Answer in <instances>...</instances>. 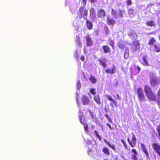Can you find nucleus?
Here are the masks:
<instances>
[{"label":"nucleus","instance_id":"nucleus-59","mask_svg":"<svg viewBox=\"0 0 160 160\" xmlns=\"http://www.w3.org/2000/svg\"><path fill=\"white\" fill-rule=\"evenodd\" d=\"M158 39L160 40V35L159 36Z\"/></svg>","mask_w":160,"mask_h":160},{"label":"nucleus","instance_id":"nucleus-21","mask_svg":"<svg viewBox=\"0 0 160 160\" xmlns=\"http://www.w3.org/2000/svg\"><path fill=\"white\" fill-rule=\"evenodd\" d=\"M89 14L90 17L92 18V19H93L95 18V12L94 8H92L90 10Z\"/></svg>","mask_w":160,"mask_h":160},{"label":"nucleus","instance_id":"nucleus-48","mask_svg":"<svg viewBox=\"0 0 160 160\" xmlns=\"http://www.w3.org/2000/svg\"><path fill=\"white\" fill-rule=\"evenodd\" d=\"M107 73L110 72L111 73H113L114 72V71H105Z\"/></svg>","mask_w":160,"mask_h":160},{"label":"nucleus","instance_id":"nucleus-25","mask_svg":"<svg viewBox=\"0 0 160 160\" xmlns=\"http://www.w3.org/2000/svg\"><path fill=\"white\" fill-rule=\"evenodd\" d=\"M156 42V40L153 37H152L149 40L148 44L149 45L151 46L153 45Z\"/></svg>","mask_w":160,"mask_h":160},{"label":"nucleus","instance_id":"nucleus-5","mask_svg":"<svg viewBox=\"0 0 160 160\" xmlns=\"http://www.w3.org/2000/svg\"><path fill=\"white\" fill-rule=\"evenodd\" d=\"M111 13L115 18H117L118 17L122 18L123 16V11L121 9L119 10V13L118 14L117 11L112 8L111 9Z\"/></svg>","mask_w":160,"mask_h":160},{"label":"nucleus","instance_id":"nucleus-19","mask_svg":"<svg viewBox=\"0 0 160 160\" xmlns=\"http://www.w3.org/2000/svg\"><path fill=\"white\" fill-rule=\"evenodd\" d=\"M102 48L104 52L105 53H109L111 52V49L110 47L107 45H104L102 46Z\"/></svg>","mask_w":160,"mask_h":160},{"label":"nucleus","instance_id":"nucleus-32","mask_svg":"<svg viewBox=\"0 0 160 160\" xmlns=\"http://www.w3.org/2000/svg\"><path fill=\"white\" fill-rule=\"evenodd\" d=\"M76 42L77 43L78 45L80 47H82V44L81 41L80 40V38L78 37L77 39Z\"/></svg>","mask_w":160,"mask_h":160},{"label":"nucleus","instance_id":"nucleus-30","mask_svg":"<svg viewBox=\"0 0 160 160\" xmlns=\"http://www.w3.org/2000/svg\"><path fill=\"white\" fill-rule=\"evenodd\" d=\"M124 57L125 59H127L129 57V51L128 48L124 52Z\"/></svg>","mask_w":160,"mask_h":160},{"label":"nucleus","instance_id":"nucleus-13","mask_svg":"<svg viewBox=\"0 0 160 160\" xmlns=\"http://www.w3.org/2000/svg\"><path fill=\"white\" fill-rule=\"evenodd\" d=\"M106 15L105 11L102 9H100L97 12V16L98 18H102Z\"/></svg>","mask_w":160,"mask_h":160},{"label":"nucleus","instance_id":"nucleus-42","mask_svg":"<svg viewBox=\"0 0 160 160\" xmlns=\"http://www.w3.org/2000/svg\"><path fill=\"white\" fill-rule=\"evenodd\" d=\"M99 31L98 30H95L94 33L96 34L97 35H98L99 33Z\"/></svg>","mask_w":160,"mask_h":160},{"label":"nucleus","instance_id":"nucleus-53","mask_svg":"<svg viewBox=\"0 0 160 160\" xmlns=\"http://www.w3.org/2000/svg\"><path fill=\"white\" fill-rule=\"evenodd\" d=\"M76 100H77V104H78H78H79V102H78V100L77 99Z\"/></svg>","mask_w":160,"mask_h":160},{"label":"nucleus","instance_id":"nucleus-11","mask_svg":"<svg viewBox=\"0 0 160 160\" xmlns=\"http://www.w3.org/2000/svg\"><path fill=\"white\" fill-rule=\"evenodd\" d=\"M106 97L109 101H111L112 102L110 103V105L112 107H113V105L114 104L115 106H117L116 102L115 101L110 95H106Z\"/></svg>","mask_w":160,"mask_h":160},{"label":"nucleus","instance_id":"nucleus-55","mask_svg":"<svg viewBox=\"0 0 160 160\" xmlns=\"http://www.w3.org/2000/svg\"><path fill=\"white\" fill-rule=\"evenodd\" d=\"M124 146V147H125V148L126 149H127V145H125Z\"/></svg>","mask_w":160,"mask_h":160},{"label":"nucleus","instance_id":"nucleus-61","mask_svg":"<svg viewBox=\"0 0 160 160\" xmlns=\"http://www.w3.org/2000/svg\"><path fill=\"white\" fill-rule=\"evenodd\" d=\"M89 152H91V150H90H90H89Z\"/></svg>","mask_w":160,"mask_h":160},{"label":"nucleus","instance_id":"nucleus-46","mask_svg":"<svg viewBox=\"0 0 160 160\" xmlns=\"http://www.w3.org/2000/svg\"><path fill=\"white\" fill-rule=\"evenodd\" d=\"M82 3L84 5H86L87 3V0H82Z\"/></svg>","mask_w":160,"mask_h":160},{"label":"nucleus","instance_id":"nucleus-9","mask_svg":"<svg viewBox=\"0 0 160 160\" xmlns=\"http://www.w3.org/2000/svg\"><path fill=\"white\" fill-rule=\"evenodd\" d=\"M128 35L129 36L130 38H132V39H136L137 37L136 33L135 32L134 30H130L128 33Z\"/></svg>","mask_w":160,"mask_h":160},{"label":"nucleus","instance_id":"nucleus-4","mask_svg":"<svg viewBox=\"0 0 160 160\" xmlns=\"http://www.w3.org/2000/svg\"><path fill=\"white\" fill-rule=\"evenodd\" d=\"M78 12L79 14H80L81 16L80 18L83 17L84 19H86L87 18L88 15V10L85 9V7L83 6L80 7L79 9Z\"/></svg>","mask_w":160,"mask_h":160},{"label":"nucleus","instance_id":"nucleus-22","mask_svg":"<svg viewBox=\"0 0 160 160\" xmlns=\"http://www.w3.org/2000/svg\"><path fill=\"white\" fill-rule=\"evenodd\" d=\"M132 152L134 153V154L132 156V159L133 160H138V158L137 156L138 154L137 152L135 149H132Z\"/></svg>","mask_w":160,"mask_h":160},{"label":"nucleus","instance_id":"nucleus-29","mask_svg":"<svg viewBox=\"0 0 160 160\" xmlns=\"http://www.w3.org/2000/svg\"><path fill=\"white\" fill-rule=\"evenodd\" d=\"M104 142L110 148H111L114 151H115V146L113 145H111L109 142H108L106 140H104Z\"/></svg>","mask_w":160,"mask_h":160},{"label":"nucleus","instance_id":"nucleus-23","mask_svg":"<svg viewBox=\"0 0 160 160\" xmlns=\"http://www.w3.org/2000/svg\"><path fill=\"white\" fill-rule=\"evenodd\" d=\"M107 24L108 25H113L115 23V21L113 19L109 18L108 17L107 18Z\"/></svg>","mask_w":160,"mask_h":160},{"label":"nucleus","instance_id":"nucleus-18","mask_svg":"<svg viewBox=\"0 0 160 160\" xmlns=\"http://www.w3.org/2000/svg\"><path fill=\"white\" fill-rule=\"evenodd\" d=\"M93 100L98 104L100 105L101 104L100 97L99 95L94 96L93 97Z\"/></svg>","mask_w":160,"mask_h":160},{"label":"nucleus","instance_id":"nucleus-45","mask_svg":"<svg viewBox=\"0 0 160 160\" xmlns=\"http://www.w3.org/2000/svg\"><path fill=\"white\" fill-rule=\"evenodd\" d=\"M80 59L82 61H83L85 59L83 55H82Z\"/></svg>","mask_w":160,"mask_h":160},{"label":"nucleus","instance_id":"nucleus-35","mask_svg":"<svg viewBox=\"0 0 160 160\" xmlns=\"http://www.w3.org/2000/svg\"><path fill=\"white\" fill-rule=\"evenodd\" d=\"M89 79L93 83H95L96 81V79L93 77L92 76Z\"/></svg>","mask_w":160,"mask_h":160},{"label":"nucleus","instance_id":"nucleus-8","mask_svg":"<svg viewBox=\"0 0 160 160\" xmlns=\"http://www.w3.org/2000/svg\"><path fill=\"white\" fill-rule=\"evenodd\" d=\"M82 102L83 105H88L89 104L90 99L85 95H83L81 98Z\"/></svg>","mask_w":160,"mask_h":160},{"label":"nucleus","instance_id":"nucleus-62","mask_svg":"<svg viewBox=\"0 0 160 160\" xmlns=\"http://www.w3.org/2000/svg\"><path fill=\"white\" fill-rule=\"evenodd\" d=\"M106 70H109L108 69H107Z\"/></svg>","mask_w":160,"mask_h":160},{"label":"nucleus","instance_id":"nucleus-15","mask_svg":"<svg viewBox=\"0 0 160 160\" xmlns=\"http://www.w3.org/2000/svg\"><path fill=\"white\" fill-rule=\"evenodd\" d=\"M86 20V27L89 30H91L93 28V23L89 20L85 19Z\"/></svg>","mask_w":160,"mask_h":160},{"label":"nucleus","instance_id":"nucleus-57","mask_svg":"<svg viewBox=\"0 0 160 160\" xmlns=\"http://www.w3.org/2000/svg\"><path fill=\"white\" fill-rule=\"evenodd\" d=\"M106 116L107 118L109 119V117L108 115H106Z\"/></svg>","mask_w":160,"mask_h":160},{"label":"nucleus","instance_id":"nucleus-20","mask_svg":"<svg viewBox=\"0 0 160 160\" xmlns=\"http://www.w3.org/2000/svg\"><path fill=\"white\" fill-rule=\"evenodd\" d=\"M153 50L156 52H160V46L159 44H155L153 45Z\"/></svg>","mask_w":160,"mask_h":160},{"label":"nucleus","instance_id":"nucleus-24","mask_svg":"<svg viewBox=\"0 0 160 160\" xmlns=\"http://www.w3.org/2000/svg\"><path fill=\"white\" fill-rule=\"evenodd\" d=\"M98 61L100 65L103 67L104 69L106 68L107 64L105 61L99 59L98 60Z\"/></svg>","mask_w":160,"mask_h":160},{"label":"nucleus","instance_id":"nucleus-28","mask_svg":"<svg viewBox=\"0 0 160 160\" xmlns=\"http://www.w3.org/2000/svg\"><path fill=\"white\" fill-rule=\"evenodd\" d=\"M128 13L129 16L131 17H132L134 16V10L132 8L129 9L128 10Z\"/></svg>","mask_w":160,"mask_h":160},{"label":"nucleus","instance_id":"nucleus-38","mask_svg":"<svg viewBox=\"0 0 160 160\" xmlns=\"http://www.w3.org/2000/svg\"><path fill=\"white\" fill-rule=\"evenodd\" d=\"M95 89L93 88H92L90 89V92L93 95H95L96 94V92L95 91Z\"/></svg>","mask_w":160,"mask_h":160},{"label":"nucleus","instance_id":"nucleus-43","mask_svg":"<svg viewBox=\"0 0 160 160\" xmlns=\"http://www.w3.org/2000/svg\"><path fill=\"white\" fill-rule=\"evenodd\" d=\"M82 116H79V120H80V122H81L82 124H84V122H83L82 121Z\"/></svg>","mask_w":160,"mask_h":160},{"label":"nucleus","instance_id":"nucleus-40","mask_svg":"<svg viewBox=\"0 0 160 160\" xmlns=\"http://www.w3.org/2000/svg\"><path fill=\"white\" fill-rule=\"evenodd\" d=\"M126 2L127 4L128 5H130L132 3V1L131 0H127Z\"/></svg>","mask_w":160,"mask_h":160},{"label":"nucleus","instance_id":"nucleus-10","mask_svg":"<svg viewBox=\"0 0 160 160\" xmlns=\"http://www.w3.org/2000/svg\"><path fill=\"white\" fill-rule=\"evenodd\" d=\"M86 41V45L87 46H90L92 45L93 42L92 38L89 35L85 37Z\"/></svg>","mask_w":160,"mask_h":160},{"label":"nucleus","instance_id":"nucleus-27","mask_svg":"<svg viewBox=\"0 0 160 160\" xmlns=\"http://www.w3.org/2000/svg\"><path fill=\"white\" fill-rule=\"evenodd\" d=\"M103 152L107 155H109L110 154V153L109 150L106 147H104L102 150Z\"/></svg>","mask_w":160,"mask_h":160},{"label":"nucleus","instance_id":"nucleus-36","mask_svg":"<svg viewBox=\"0 0 160 160\" xmlns=\"http://www.w3.org/2000/svg\"><path fill=\"white\" fill-rule=\"evenodd\" d=\"M94 133L95 134L96 136L100 140L101 139V137L99 134H98V131L95 130L94 131Z\"/></svg>","mask_w":160,"mask_h":160},{"label":"nucleus","instance_id":"nucleus-37","mask_svg":"<svg viewBox=\"0 0 160 160\" xmlns=\"http://www.w3.org/2000/svg\"><path fill=\"white\" fill-rule=\"evenodd\" d=\"M84 130L86 131L87 132H88V126L87 123H85L84 122Z\"/></svg>","mask_w":160,"mask_h":160},{"label":"nucleus","instance_id":"nucleus-60","mask_svg":"<svg viewBox=\"0 0 160 160\" xmlns=\"http://www.w3.org/2000/svg\"><path fill=\"white\" fill-rule=\"evenodd\" d=\"M109 121L110 122H112V121H111V120L110 119H109Z\"/></svg>","mask_w":160,"mask_h":160},{"label":"nucleus","instance_id":"nucleus-56","mask_svg":"<svg viewBox=\"0 0 160 160\" xmlns=\"http://www.w3.org/2000/svg\"><path fill=\"white\" fill-rule=\"evenodd\" d=\"M91 1L93 3L94 2V0H91Z\"/></svg>","mask_w":160,"mask_h":160},{"label":"nucleus","instance_id":"nucleus-31","mask_svg":"<svg viewBox=\"0 0 160 160\" xmlns=\"http://www.w3.org/2000/svg\"><path fill=\"white\" fill-rule=\"evenodd\" d=\"M115 42L114 40H110L109 41V45L110 46H111L112 49H114Z\"/></svg>","mask_w":160,"mask_h":160},{"label":"nucleus","instance_id":"nucleus-50","mask_svg":"<svg viewBox=\"0 0 160 160\" xmlns=\"http://www.w3.org/2000/svg\"><path fill=\"white\" fill-rule=\"evenodd\" d=\"M107 125L108 126V127H109V128L111 130H112V128H111V126L109 124H108V123H107Z\"/></svg>","mask_w":160,"mask_h":160},{"label":"nucleus","instance_id":"nucleus-64","mask_svg":"<svg viewBox=\"0 0 160 160\" xmlns=\"http://www.w3.org/2000/svg\"><path fill=\"white\" fill-rule=\"evenodd\" d=\"M159 18L160 19V16Z\"/></svg>","mask_w":160,"mask_h":160},{"label":"nucleus","instance_id":"nucleus-39","mask_svg":"<svg viewBox=\"0 0 160 160\" xmlns=\"http://www.w3.org/2000/svg\"><path fill=\"white\" fill-rule=\"evenodd\" d=\"M77 88L79 89L81 87V83L80 82V80H78L77 81Z\"/></svg>","mask_w":160,"mask_h":160},{"label":"nucleus","instance_id":"nucleus-44","mask_svg":"<svg viewBox=\"0 0 160 160\" xmlns=\"http://www.w3.org/2000/svg\"><path fill=\"white\" fill-rule=\"evenodd\" d=\"M157 96L158 98H160V89H159L157 92Z\"/></svg>","mask_w":160,"mask_h":160},{"label":"nucleus","instance_id":"nucleus-14","mask_svg":"<svg viewBox=\"0 0 160 160\" xmlns=\"http://www.w3.org/2000/svg\"><path fill=\"white\" fill-rule=\"evenodd\" d=\"M133 48L135 51L139 49L140 47V44L138 41H134L132 42Z\"/></svg>","mask_w":160,"mask_h":160},{"label":"nucleus","instance_id":"nucleus-41","mask_svg":"<svg viewBox=\"0 0 160 160\" xmlns=\"http://www.w3.org/2000/svg\"><path fill=\"white\" fill-rule=\"evenodd\" d=\"M157 103L158 107L160 108V98H158L157 100Z\"/></svg>","mask_w":160,"mask_h":160},{"label":"nucleus","instance_id":"nucleus-52","mask_svg":"<svg viewBox=\"0 0 160 160\" xmlns=\"http://www.w3.org/2000/svg\"><path fill=\"white\" fill-rule=\"evenodd\" d=\"M94 128H95V126H92V127H91V128H92V129H94Z\"/></svg>","mask_w":160,"mask_h":160},{"label":"nucleus","instance_id":"nucleus-51","mask_svg":"<svg viewBox=\"0 0 160 160\" xmlns=\"http://www.w3.org/2000/svg\"><path fill=\"white\" fill-rule=\"evenodd\" d=\"M137 68L138 69V70H140V68L139 67V66H137Z\"/></svg>","mask_w":160,"mask_h":160},{"label":"nucleus","instance_id":"nucleus-1","mask_svg":"<svg viewBox=\"0 0 160 160\" xmlns=\"http://www.w3.org/2000/svg\"><path fill=\"white\" fill-rule=\"evenodd\" d=\"M144 91L148 98L151 101H155L156 96L152 91L151 88L146 85L144 86Z\"/></svg>","mask_w":160,"mask_h":160},{"label":"nucleus","instance_id":"nucleus-58","mask_svg":"<svg viewBox=\"0 0 160 160\" xmlns=\"http://www.w3.org/2000/svg\"><path fill=\"white\" fill-rule=\"evenodd\" d=\"M115 67H114V68H113L112 69V70H115Z\"/></svg>","mask_w":160,"mask_h":160},{"label":"nucleus","instance_id":"nucleus-26","mask_svg":"<svg viewBox=\"0 0 160 160\" xmlns=\"http://www.w3.org/2000/svg\"><path fill=\"white\" fill-rule=\"evenodd\" d=\"M146 24L147 26L150 27L155 26L156 25L155 23L153 21H148L146 23Z\"/></svg>","mask_w":160,"mask_h":160},{"label":"nucleus","instance_id":"nucleus-17","mask_svg":"<svg viewBox=\"0 0 160 160\" xmlns=\"http://www.w3.org/2000/svg\"><path fill=\"white\" fill-rule=\"evenodd\" d=\"M140 146H141V147L142 151L145 153V154L146 155L147 157H149L148 153L147 150V148H146L145 145L143 143H141L140 144Z\"/></svg>","mask_w":160,"mask_h":160},{"label":"nucleus","instance_id":"nucleus-63","mask_svg":"<svg viewBox=\"0 0 160 160\" xmlns=\"http://www.w3.org/2000/svg\"><path fill=\"white\" fill-rule=\"evenodd\" d=\"M116 160H118L117 159Z\"/></svg>","mask_w":160,"mask_h":160},{"label":"nucleus","instance_id":"nucleus-6","mask_svg":"<svg viewBox=\"0 0 160 160\" xmlns=\"http://www.w3.org/2000/svg\"><path fill=\"white\" fill-rule=\"evenodd\" d=\"M152 146L154 151L160 157V145L154 142L152 144Z\"/></svg>","mask_w":160,"mask_h":160},{"label":"nucleus","instance_id":"nucleus-49","mask_svg":"<svg viewBox=\"0 0 160 160\" xmlns=\"http://www.w3.org/2000/svg\"><path fill=\"white\" fill-rule=\"evenodd\" d=\"M121 142H122V143L123 144L124 146L126 145V144L125 142H124V141L122 139L121 140Z\"/></svg>","mask_w":160,"mask_h":160},{"label":"nucleus","instance_id":"nucleus-7","mask_svg":"<svg viewBox=\"0 0 160 160\" xmlns=\"http://www.w3.org/2000/svg\"><path fill=\"white\" fill-rule=\"evenodd\" d=\"M152 146L154 151L160 157V145L154 142L152 144Z\"/></svg>","mask_w":160,"mask_h":160},{"label":"nucleus","instance_id":"nucleus-34","mask_svg":"<svg viewBox=\"0 0 160 160\" xmlns=\"http://www.w3.org/2000/svg\"><path fill=\"white\" fill-rule=\"evenodd\" d=\"M118 46L120 49H123L124 48V45L121 42H119L118 44Z\"/></svg>","mask_w":160,"mask_h":160},{"label":"nucleus","instance_id":"nucleus-47","mask_svg":"<svg viewBox=\"0 0 160 160\" xmlns=\"http://www.w3.org/2000/svg\"><path fill=\"white\" fill-rule=\"evenodd\" d=\"M88 111H89L90 114H91L92 118H94V116H93V113L91 112L90 110H88Z\"/></svg>","mask_w":160,"mask_h":160},{"label":"nucleus","instance_id":"nucleus-2","mask_svg":"<svg viewBox=\"0 0 160 160\" xmlns=\"http://www.w3.org/2000/svg\"><path fill=\"white\" fill-rule=\"evenodd\" d=\"M127 141L129 145L132 148L134 147L136 144L137 139L135 134L132 132L129 134L127 138Z\"/></svg>","mask_w":160,"mask_h":160},{"label":"nucleus","instance_id":"nucleus-16","mask_svg":"<svg viewBox=\"0 0 160 160\" xmlns=\"http://www.w3.org/2000/svg\"><path fill=\"white\" fill-rule=\"evenodd\" d=\"M148 58L146 55L143 56L142 58V64L145 66H148Z\"/></svg>","mask_w":160,"mask_h":160},{"label":"nucleus","instance_id":"nucleus-3","mask_svg":"<svg viewBox=\"0 0 160 160\" xmlns=\"http://www.w3.org/2000/svg\"><path fill=\"white\" fill-rule=\"evenodd\" d=\"M137 96L138 101L142 102L146 101V98L142 88H139L137 89Z\"/></svg>","mask_w":160,"mask_h":160},{"label":"nucleus","instance_id":"nucleus-54","mask_svg":"<svg viewBox=\"0 0 160 160\" xmlns=\"http://www.w3.org/2000/svg\"><path fill=\"white\" fill-rule=\"evenodd\" d=\"M117 98H119V95L118 94H117Z\"/></svg>","mask_w":160,"mask_h":160},{"label":"nucleus","instance_id":"nucleus-12","mask_svg":"<svg viewBox=\"0 0 160 160\" xmlns=\"http://www.w3.org/2000/svg\"><path fill=\"white\" fill-rule=\"evenodd\" d=\"M150 82L152 85L155 86L160 83V79L159 80L156 78L152 77L150 78Z\"/></svg>","mask_w":160,"mask_h":160},{"label":"nucleus","instance_id":"nucleus-33","mask_svg":"<svg viewBox=\"0 0 160 160\" xmlns=\"http://www.w3.org/2000/svg\"><path fill=\"white\" fill-rule=\"evenodd\" d=\"M156 130L158 132V136L160 138V124L157 126Z\"/></svg>","mask_w":160,"mask_h":160}]
</instances>
